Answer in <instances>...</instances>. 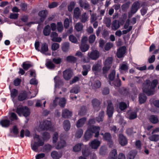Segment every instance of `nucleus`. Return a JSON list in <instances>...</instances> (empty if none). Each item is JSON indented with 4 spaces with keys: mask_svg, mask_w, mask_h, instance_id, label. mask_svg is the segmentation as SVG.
I'll list each match as a JSON object with an SVG mask.
<instances>
[{
    "mask_svg": "<svg viewBox=\"0 0 159 159\" xmlns=\"http://www.w3.org/2000/svg\"><path fill=\"white\" fill-rule=\"evenodd\" d=\"M16 112L19 116L22 115L26 117L29 116L30 113V109L27 106L17 107L16 109Z\"/></svg>",
    "mask_w": 159,
    "mask_h": 159,
    "instance_id": "obj_1",
    "label": "nucleus"
},
{
    "mask_svg": "<svg viewBox=\"0 0 159 159\" xmlns=\"http://www.w3.org/2000/svg\"><path fill=\"white\" fill-rule=\"evenodd\" d=\"M101 134L104 140L106 141L110 148L112 147L113 145V142L112 140V137L111 134L109 132L105 133H101Z\"/></svg>",
    "mask_w": 159,
    "mask_h": 159,
    "instance_id": "obj_2",
    "label": "nucleus"
},
{
    "mask_svg": "<svg viewBox=\"0 0 159 159\" xmlns=\"http://www.w3.org/2000/svg\"><path fill=\"white\" fill-rule=\"evenodd\" d=\"M51 122L46 120L40 123L39 127L42 130H48L51 128Z\"/></svg>",
    "mask_w": 159,
    "mask_h": 159,
    "instance_id": "obj_3",
    "label": "nucleus"
},
{
    "mask_svg": "<svg viewBox=\"0 0 159 159\" xmlns=\"http://www.w3.org/2000/svg\"><path fill=\"white\" fill-rule=\"evenodd\" d=\"M140 3L139 1L134 2L132 5L130 11V14L132 15L135 14L140 8Z\"/></svg>",
    "mask_w": 159,
    "mask_h": 159,
    "instance_id": "obj_4",
    "label": "nucleus"
},
{
    "mask_svg": "<svg viewBox=\"0 0 159 159\" xmlns=\"http://www.w3.org/2000/svg\"><path fill=\"white\" fill-rule=\"evenodd\" d=\"M107 114L109 117H111L114 111V108L112 103L111 102H107Z\"/></svg>",
    "mask_w": 159,
    "mask_h": 159,
    "instance_id": "obj_5",
    "label": "nucleus"
},
{
    "mask_svg": "<svg viewBox=\"0 0 159 159\" xmlns=\"http://www.w3.org/2000/svg\"><path fill=\"white\" fill-rule=\"evenodd\" d=\"M63 78L66 80H69L72 77L73 75V72L69 69H66L63 72Z\"/></svg>",
    "mask_w": 159,
    "mask_h": 159,
    "instance_id": "obj_6",
    "label": "nucleus"
},
{
    "mask_svg": "<svg viewBox=\"0 0 159 159\" xmlns=\"http://www.w3.org/2000/svg\"><path fill=\"white\" fill-rule=\"evenodd\" d=\"M92 103L94 109L95 111H98L101 108V102L96 98H94L92 100Z\"/></svg>",
    "mask_w": 159,
    "mask_h": 159,
    "instance_id": "obj_7",
    "label": "nucleus"
},
{
    "mask_svg": "<svg viewBox=\"0 0 159 159\" xmlns=\"http://www.w3.org/2000/svg\"><path fill=\"white\" fill-rule=\"evenodd\" d=\"M88 128L90 129L91 131L92 134L93 133L95 134V137H98L99 135V131L100 129V127L99 126L93 125L90 127H88Z\"/></svg>",
    "mask_w": 159,
    "mask_h": 159,
    "instance_id": "obj_8",
    "label": "nucleus"
},
{
    "mask_svg": "<svg viewBox=\"0 0 159 159\" xmlns=\"http://www.w3.org/2000/svg\"><path fill=\"white\" fill-rule=\"evenodd\" d=\"M88 55L91 59L96 60L99 56V53L97 50H93L90 53H88Z\"/></svg>",
    "mask_w": 159,
    "mask_h": 159,
    "instance_id": "obj_9",
    "label": "nucleus"
},
{
    "mask_svg": "<svg viewBox=\"0 0 159 159\" xmlns=\"http://www.w3.org/2000/svg\"><path fill=\"white\" fill-rule=\"evenodd\" d=\"M79 4L80 7L84 8L85 10H88L90 9V7L89 3L86 1L79 0Z\"/></svg>",
    "mask_w": 159,
    "mask_h": 159,
    "instance_id": "obj_10",
    "label": "nucleus"
},
{
    "mask_svg": "<svg viewBox=\"0 0 159 159\" xmlns=\"http://www.w3.org/2000/svg\"><path fill=\"white\" fill-rule=\"evenodd\" d=\"M126 50V48L125 46H122L118 49L116 55L118 58H121L124 57Z\"/></svg>",
    "mask_w": 159,
    "mask_h": 159,
    "instance_id": "obj_11",
    "label": "nucleus"
},
{
    "mask_svg": "<svg viewBox=\"0 0 159 159\" xmlns=\"http://www.w3.org/2000/svg\"><path fill=\"white\" fill-rule=\"evenodd\" d=\"M89 144L92 149H97L100 146V142L97 139H94L91 142L89 143Z\"/></svg>",
    "mask_w": 159,
    "mask_h": 159,
    "instance_id": "obj_12",
    "label": "nucleus"
},
{
    "mask_svg": "<svg viewBox=\"0 0 159 159\" xmlns=\"http://www.w3.org/2000/svg\"><path fill=\"white\" fill-rule=\"evenodd\" d=\"M82 74L84 76H86L88 72L91 70V66L89 64L83 65L82 66Z\"/></svg>",
    "mask_w": 159,
    "mask_h": 159,
    "instance_id": "obj_13",
    "label": "nucleus"
},
{
    "mask_svg": "<svg viewBox=\"0 0 159 159\" xmlns=\"http://www.w3.org/2000/svg\"><path fill=\"white\" fill-rule=\"evenodd\" d=\"M119 142L122 146H125L127 144V141L126 138L122 134H120L119 136Z\"/></svg>",
    "mask_w": 159,
    "mask_h": 159,
    "instance_id": "obj_14",
    "label": "nucleus"
},
{
    "mask_svg": "<svg viewBox=\"0 0 159 159\" xmlns=\"http://www.w3.org/2000/svg\"><path fill=\"white\" fill-rule=\"evenodd\" d=\"M72 112L67 109H64L62 110V116L64 118H68L71 116Z\"/></svg>",
    "mask_w": 159,
    "mask_h": 159,
    "instance_id": "obj_15",
    "label": "nucleus"
},
{
    "mask_svg": "<svg viewBox=\"0 0 159 159\" xmlns=\"http://www.w3.org/2000/svg\"><path fill=\"white\" fill-rule=\"evenodd\" d=\"M117 151L116 149H114L110 152L107 159H117Z\"/></svg>",
    "mask_w": 159,
    "mask_h": 159,
    "instance_id": "obj_16",
    "label": "nucleus"
},
{
    "mask_svg": "<svg viewBox=\"0 0 159 159\" xmlns=\"http://www.w3.org/2000/svg\"><path fill=\"white\" fill-rule=\"evenodd\" d=\"M87 120V118L85 117H83L81 118L77 121L76 126L77 128L82 127L85 124Z\"/></svg>",
    "mask_w": 159,
    "mask_h": 159,
    "instance_id": "obj_17",
    "label": "nucleus"
},
{
    "mask_svg": "<svg viewBox=\"0 0 159 159\" xmlns=\"http://www.w3.org/2000/svg\"><path fill=\"white\" fill-rule=\"evenodd\" d=\"M48 14V11L47 10H42L38 13L39 16L41 17L40 20L43 22L44 20Z\"/></svg>",
    "mask_w": 159,
    "mask_h": 159,
    "instance_id": "obj_18",
    "label": "nucleus"
},
{
    "mask_svg": "<svg viewBox=\"0 0 159 159\" xmlns=\"http://www.w3.org/2000/svg\"><path fill=\"white\" fill-rule=\"evenodd\" d=\"M93 134L90 129L88 128V129L85 132L84 137L85 142L89 140L92 136Z\"/></svg>",
    "mask_w": 159,
    "mask_h": 159,
    "instance_id": "obj_19",
    "label": "nucleus"
},
{
    "mask_svg": "<svg viewBox=\"0 0 159 159\" xmlns=\"http://www.w3.org/2000/svg\"><path fill=\"white\" fill-rule=\"evenodd\" d=\"M83 155L85 157L89 156L91 153L90 149L87 146H85L82 150Z\"/></svg>",
    "mask_w": 159,
    "mask_h": 159,
    "instance_id": "obj_20",
    "label": "nucleus"
},
{
    "mask_svg": "<svg viewBox=\"0 0 159 159\" xmlns=\"http://www.w3.org/2000/svg\"><path fill=\"white\" fill-rule=\"evenodd\" d=\"M27 97V94L25 91L20 93L18 97V99L19 101H22L26 99Z\"/></svg>",
    "mask_w": 159,
    "mask_h": 159,
    "instance_id": "obj_21",
    "label": "nucleus"
},
{
    "mask_svg": "<svg viewBox=\"0 0 159 159\" xmlns=\"http://www.w3.org/2000/svg\"><path fill=\"white\" fill-rule=\"evenodd\" d=\"M101 85V82L98 80H95L92 83L91 86L92 89L94 90L99 88Z\"/></svg>",
    "mask_w": 159,
    "mask_h": 159,
    "instance_id": "obj_22",
    "label": "nucleus"
},
{
    "mask_svg": "<svg viewBox=\"0 0 159 159\" xmlns=\"http://www.w3.org/2000/svg\"><path fill=\"white\" fill-rule=\"evenodd\" d=\"M10 124V121L8 119H3L0 121V125L4 127H9Z\"/></svg>",
    "mask_w": 159,
    "mask_h": 159,
    "instance_id": "obj_23",
    "label": "nucleus"
},
{
    "mask_svg": "<svg viewBox=\"0 0 159 159\" xmlns=\"http://www.w3.org/2000/svg\"><path fill=\"white\" fill-rule=\"evenodd\" d=\"M104 115V111L103 110H101L99 112L98 116L96 118V121L98 122L102 121L103 120Z\"/></svg>",
    "mask_w": 159,
    "mask_h": 159,
    "instance_id": "obj_24",
    "label": "nucleus"
},
{
    "mask_svg": "<svg viewBox=\"0 0 159 159\" xmlns=\"http://www.w3.org/2000/svg\"><path fill=\"white\" fill-rule=\"evenodd\" d=\"M147 98L145 94L141 93L139 95V101L140 104L144 103L146 101Z\"/></svg>",
    "mask_w": 159,
    "mask_h": 159,
    "instance_id": "obj_25",
    "label": "nucleus"
},
{
    "mask_svg": "<svg viewBox=\"0 0 159 159\" xmlns=\"http://www.w3.org/2000/svg\"><path fill=\"white\" fill-rule=\"evenodd\" d=\"M43 33L45 36H49L51 33V29L49 25H46L43 30Z\"/></svg>",
    "mask_w": 159,
    "mask_h": 159,
    "instance_id": "obj_26",
    "label": "nucleus"
},
{
    "mask_svg": "<svg viewBox=\"0 0 159 159\" xmlns=\"http://www.w3.org/2000/svg\"><path fill=\"white\" fill-rule=\"evenodd\" d=\"M136 150H132L129 152L127 156V159H134L137 154Z\"/></svg>",
    "mask_w": 159,
    "mask_h": 159,
    "instance_id": "obj_27",
    "label": "nucleus"
},
{
    "mask_svg": "<svg viewBox=\"0 0 159 159\" xmlns=\"http://www.w3.org/2000/svg\"><path fill=\"white\" fill-rule=\"evenodd\" d=\"M143 92L145 93L148 96L152 95L154 93V89H152L151 88L149 89L148 88H143Z\"/></svg>",
    "mask_w": 159,
    "mask_h": 159,
    "instance_id": "obj_28",
    "label": "nucleus"
},
{
    "mask_svg": "<svg viewBox=\"0 0 159 159\" xmlns=\"http://www.w3.org/2000/svg\"><path fill=\"white\" fill-rule=\"evenodd\" d=\"M51 156L53 159H59L61 157L62 155L61 154L58 153L57 151H53L51 152Z\"/></svg>",
    "mask_w": 159,
    "mask_h": 159,
    "instance_id": "obj_29",
    "label": "nucleus"
},
{
    "mask_svg": "<svg viewBox=\"0 0 159 159\" xmlns=\"http://www.w3.org/2000/svg\"><path fill=\"white\" fill-rule=\"evenodd\" d=\"M66 143L65 140H61L57 143L56 146V148L59 149L63 148L66 146Z\"/></svg>",
    "mask_w": 159,
    "mask_h": 159,
    "instance_id": "obj_30",
    "label": "nucleus"
},
{
    "mask_svg": "<svg viewBox=\"0 0 159 159\" xmlns=\"http://www.w3.org/2000/svg\"><path fill=\"white\" fill-rule=\"evenodd\" d=\"M129 69V66L127 65V63L125 62H124L123 63L120 65V66L119 69L120 70H123L125 72H127Z\"/></svg>",
    "mask_w": 159,
    "mask_h": 159,
    "instance_id": "obj_31",
    "label": "nucleus"
},
{
    "mask_svg": "<svg viewBox=\"0 0 159 159\" xmlns=\"http://www.w3.org/2000/svg\"><path fill=\"white\" fill-rule=\"evenodd\" d=\"M41 49L39 51L42 53L44 54L48 51V46L46 43H43L41 44Z\"/></svg>",
    "mask_w": 159,
    "mask_h": 159,
    "instance_id": "obj_32",
    "label": "nucleus"
},
{
    "mask_svg": "<svg viewBox=\"0 0 159 159\" xmlns=\"http://www.w3.org/2000/svg\"><path fill=\"white\" fill-rule=\"evenodd\" d=\"M87 109L86 106H83L81 107L78 112V115L80 116H83L86 115L87 112Z\"/></svg>",
    "mask_w": 159,
    "mask_h": 159,
    "instance_id": "obj_33",
    "label": "nucleus"
},
{
    "mask_svg": "<svg viewBox=\"0 0 159 159\" xmlns=\"http://www.w3.org/2000/svg\"><path fill=\"white\" fill-rule=\"evenodd\" d=\"M120 27V25L117 20H115L113 21L111 26V29L112 30H116L118 29Z\"/></svg>",
    "mask_w": 159,
    "mask_h": 159,
    "instance_id": "obj_34",
    "label": "nucleus"
},
{
    "mask_svg": "<svg viewBox=\"0 0 159 159\" xmlns=\"http://www.w3.org/2000/svg\"><path fill=\"white\" fill-rule=\"evenodd\" d=\"M63 127L64 129L66 131H68L70 128V121L68 120H65L63 122Z\"/></svg>",
    "mask_w": 159,
    "mask_h": 159,
    "instance_id": "obj_35",
    "label": "nucleus"
},
{
    "mask_svg": "<svg viewBox=\"0 0 159 159\" xmlns=\"http://www.w3.org/2000/svg\"><path fill=\"white\" fill-rule=\"evenodd\" d=\"M81 12L79 7H76L74 10L73 16L76 19H78L80 15Z\"/></svg>",
    "mask_w": 159,
    "mask_h": 159,
    "instance_id": "obj_36",
    "label": "nucleus"
},
{
    "mask_svg": "<svg viewBox=\"0 0 159 159\" xmlns=\"http://www.w3.org/2000/svg\"><path fill=\"white\" fill-rule=\"evenodd\" d=\"M149 120L151 123L154 124H156L159 122L158 118L155 115H151L149 118Z\"/></svg>",
    "mask_w": 159,
    "mask_h": 159,
    "instance_id": "obj_37",
    "label": "nucleus"
},
{
    "mask_svg": "<svg viewBox=\"0 0 159 159\" xmlns=\"http://www.w3.org/2000/svg\"><path fill=\"white\" fill-rule=\"evenodd\" d=\"M47 68L50 70H53L55 67V66L52 62L50 61H47L45 64Z\"/></svg>",
    "mask_w": 159,
    "mask_h": 159,
    "instance_id": "obj_38",
    "label": "nucleus"
},
{
    "mask_svg": "<svg viewBox=\"0 0 159 159\" xmlns=\"http://www.w3.org/2000/svg\"><path fill=\"white\" fill-rule=\"evenodd\" d=\"M83 146V144L82 143L77 144L73 147V150L75 152L80 151Z\"/></svg>",
    "mask_w": 159,
    "mask_h": 159,
    "instance_id": "obj_39",
    "label": "nucleus"
},
{
    "mask_svg": "<svg viewBox=\"0 0 159 159\" xmlns=\"http://www.w3.org/2000/svg\"><path fill=\"white\" fill-rule=\"evenodd\" d=\"M116 75V71L115 70H113L108 75V78L109 80V83H111V82L113 81L115 78Z\"/></svg>",
    "mask_w": 159,
    "mask_h": 159,
    "instance_id": "obj_40",
    "label": "nucleus"
},
{
    "mask_svg": "<svg viewBox=\"0 0 159 159\" xmlns=\"http://www.w3.org/2000/svg\"><path fill=\"white\" fill-rule=\"evenodd\" d=\"M130 5L129 2H128L122 4L121 6L122 11L124 12H126L129 8Z\"/></svg>",
    "mask_w": 159,
    "mask_h": 159,
    "instance_id": "obj_41",
    "label": "nucleus"
},
{
    "mask_svg": "<svg viewBox=\"0 0 159 159\" xmlns=\"http://www.w3.org/2000/svg\"><path fill=\"white\" fill-rule=\"evenodd\" d=\"M101 69V66L98 64L93 65L92 68V70L93 71H95L97 72L99 71Z\"/></svg>",
    "mask_w": 159,
    "mask_h": 159,
    "instance_id": "obj_42",
    "label": "nucleus"
},
{
    "mask_svg": "<svg viewBox=\"0 0 159 159\" xmlns=\"http://www.w3.org/2000/svg\"><path fill=\"white\" fill-rule=\"evenodd\" d=\"M69 47V43L68 42H65L62 45V49L63 52H66L68 51Z\"/></svg>",
    "mask_w": 159,
    "mask_h": 159,
    "instance_id": "obj_43",
    "label": "nucleus"
},
{
    "mask_svg": "<svg viewBox=\"0 0 159 159\" xmlns=\"http://www.w3.org/2000/svg\"><path fill=\"white\" fill-rule=\"evenodd\" d=\"M18 94V91L15 89H13L10 91V95L11 98H14Z\"/></svg>",
    "mask_w": 159,
    "mask_h": 159,
    "instance_id": "obj_44",
    "label": "nucleus"
},
{
    "mask_svg": "<svg viewBox=\"0 0 159 159\" xmlns=\"http://www.w3.org/2000/svg\"><path fill=\"white\" fill-rule=\"evenodd\" d=\"M107 148L105 146H102L100 148L99 153L100 155H104L107 154Z\"/></svg>",
    "mask_w": 159,
    "mask_h": 159,
    "instance_id": "obj_45",
    "label": "nucleus"
},
{
    "mask_svg": "<svg viewBox=\"0 0 159 159\" xmlns=\"http://www.w3.org/2000/svg\"><path fill=\"white\" fill-rule=\"evenodd\" d=\"M149 139L151 141L157 142L159 140V135L153 134L149 137Z\"/></svg>",
    "mask_w": 159,
    "mask_h": 159,
    "instance_id": "obj_46",
    "label": "nucleus"
},
{
    "mask_svg": "<svg viewBox=\"0 0 159 159\" xmlns=\"http://www.w3.org/2000/svg\"><path fill=\"white\" fill-rule=\"evenodd\" d=\"M50 138V135L49 133L45 132L43 133L42 134V138L44 141H47Z\"/></svg>",
    "mask_w": 159,
    "mask_h": 159,
    "instance_id": "obj_47",
    "label": "nucleus"
},
{
    "mask_svg": "<svg viewBox=\"0 0 159 159\" xmlns=\"http://www.w3.org/2000/svg\"><path fill=\"white\" fill-rule=\"evenodd\" d=\"M76 57L72 56H69L66 57V61L69 62L75 63L76 62Z\"/></svg>",
    "mask_w": 159,
    "mask_h": 159,
    "instance_id": "obj_48",
    "label": "nucleus"
},
{
    "mask_svg": "<svg viewBox=\"0 0 159 159\" xmlns=\"http://www.w3.org/2000/svg\"><path fill=\"white\" fill-rule=\"evenodd\" d=\"M80 48L82 52H85L89 49V46L87 44H81Z\"/></svg>",
    "mask_w": 159,
    "mask_h": 159,
    "instance_id": "obj_49",
    "label": "nucleus"
},
{
    "mask_svg": "<svg viewBox=\"0 0 159 159\" xmlns=\"http://www.w3.org/2000/svg\"><path fill=\"white\" fill-rule=\"evenodd\" d=\"M112 61L113 59L112 57H108L106 60L104 65L111 67Z\"/></svg>",
    "mask_w": 159,
    "mask_h": 159,
    "instance_id": "obj_50",
    "label": "nucleus"
},
{
    "mask_svg": "<svg viewBox=\"0 0 159 159\" xmlns=\"http://www.w3.org/2000/svg\"><path fill=\"white\" fill-rule=\"evenodd\" d=\"M119 107L121 111H123L127 108V104L124 102H121L119 103Z\"/></svg>",
    "mask_w": 159,
    "mask_h": 159,
    "instance_id": "obj_51",
    "label": "nucleus"
},
{
    "mask_svg": "<svg viewBox=\"0 0 159 159\" xmlns=\"http://www.w3.org/2000/svg\"><path fill=\"white\" fill-rule=\"evenodd\" d=\"M83 130L81 129H79L76 131L75 135V137L78 139L80 138L83 135Z\"/></svg>",
    "mask_w": 159,
    "mask_h": 159,
    "instance_id": "obj_52",
    "label": "nucleus"
},
{
    "mask_svg": "<svg viewBox=\"0 0 159 159\" xmlns=\"http://www.w3.org/2000/svg\"><path fill=\"white\" fill-rule=\"evenodd\" d=\"M158 82V80L157 79L153 80L151 82L150 88L152 89H155V88L156 87Z\"/></svg>",
    "mask_w": 159,
    "mask_h": 159,
    "instance_id": "obj_53",
    "label": "nucleus"
},
{
    "mask_svg": "<svg viewBox=\"0 0 159 159\" xmlns=\"http://www.w3.org/2000/svg\"><path fill=\"white\" fill-rule=\"evenodd\" d=\"M137 112H130L128 115V118L129 120H133L137 117Z\"/></svg>",
    "mask_w": 159,
    "mask_h": 159,
    "instance_id": "obj_54",
    "label": "nucleus"
},
{
    "mask_svg": "<svg viewBox=\"0 0 159 159\" xmlns=\"http://www.w3.org/2000/svg\"><path fill=\"white\" fill-rule=\"evenodd\" d=\"M56 77L54 78V82L55 83V87H59V86L62 85L63 84V82L62 80H56Z\"/></svg>",
    "mask_w": 159,
    "mask_h": 159,
    "instance_id": "obj_55",
    "label": "nucleus"
},
{
    "mask_svg": "<svg viewBox=\"0 0 159 159\" xmlns=\"http://www.w3.org/2000/svg\"><path fill=\"white\" fill-rule=\"evenodd\" d=\"M88 17L86 12L84 13L80 18V21L83 23H85L88 20Z\"/></svg>",
    "mask_w": 159,
    "mask_h": 159,
    "instance_id": "obj_56",
    "label": "nucleus"
},
{
    "mask_svg": "<svg viewBox=\"0 0 159 159\" xmlns=\"http://www.w3.org/2000/svg\"><path fill=\"white\" fill-rule=\"evenodd\" d=\"M57 31L59 32H61L63 29L62 23L61 22H58L57 23Z\"/></svg>",
    "mask_w": 159,
    "mask_h": 159,
    "instance_id": "obj_57",
    "label": "nucleus"
},
{
    "mask_svg": "<svg viewBox=\"0 0 159 159\" xmlns=\"http://www.w3.org/2000/svg\"><path fill=\"white\" fill-rule=\"evenodd\" d=\"M66 100L64 98H63L60 99L58 104L61 107H64L66 105Z\"/></svg>",
    "mask_w": 159,
    "mask_h": 159,
    "instance_id": "obj_58",
    "label": "nucleus"
},
{
    "mask_svg": "<svg viewBox=\"0 0 159 159\" xmlns=\"http://www.w3.org/2000/svg\"><path fill=\"white\" fill-rule=\"evenodd\" d=\"M83 28L82 24L80 22L77 23L75 25V28L78 31H81L83 29Z\"/></svg>",
    "mask_w": 159,
    "mask_h": 159,
    "instance_id": "obj_59",
    "label": "nucleus"
},
{
    "mask_svg": "<svg viewBox=\"0 0 159 159\" xmlns=\"http://www.w3.org/2000/svg\"><path fill=\"white\" fill-rule=\"evenodd\" d=\"M113 43L110 42L107 43L105 45L104 49L106 51H108L113 47Z\"/></svg>",
    "mask_w": 159,
    "mask_h": 159,
    "instance_id": "obj_60",
    "label": "nucleus"
},
{
    "mask_svg": "<svg viewBox=\"0 0 159 159\" xmlns=\"http://www.w3.org/2000/svg\"><path fill=\"white\" fill-rule=\"evenodd\" d=\"M31 66V65L30 64L26 63L25 62H24L22 64V67L24 70H28Z\"/></svg>",
    "mask_w": 159,
    "mask_h": 159,
    "instance_id": "obj_61",
    "label": "nucleus"
},
{
    "mask_svg": "<svg viewBox=\"0 0 159 159\" xmlns=\"http://www.w3.org/2000/svg\"><path fill=\"white\" fill-rule=\"evenodd\" d=\"M75 3L74 2H71L68 6V9L69 11H72L75 7Z\"/></svg>",
    "mask_w": 159,
    "mask_h": 159,
    "instance_id": "obj_62",
    "label": "nucleus"
},
{
    "mask_svg": "<svg viewBox=\"0 0 159 159\" xmlns=\"http://www.w3.org/2000/svg\"><path fill=\"white\" fill-rule=\"evenodd\" d=\"M40 146H39V145L36 143V141H35L34 142L33 144L32 145L31 144V147L32 149L34 151L36 152L37 151L38 147Z\"/></svg>",
    "mask_w": 159,
    "mask_h": 159,
    "instance_id": "obj_63",
    "label": "nucleus"
},
{
    "mask_svg": "<svg viewBox=\"0 0 159 159\" xmlns=\"http://www.w3.org/2000/svg\"><path fill=\"white\" fill-rule=\"evenodd\" d=\"M69 39L70 41L73 43H76L77 42L76 38L73 35H70L69 36Z\"/></svg>",
    "mask_w": 159,
    "mask_h": 159,
    "instance_id": "obj_64",
    "label": "nucleus"
}]
</instances>
